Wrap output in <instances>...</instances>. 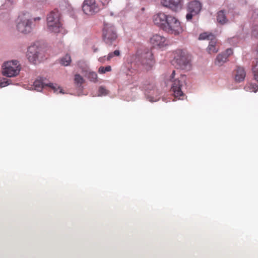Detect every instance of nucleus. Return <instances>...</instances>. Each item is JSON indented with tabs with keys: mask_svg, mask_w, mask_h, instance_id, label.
I'll return each instance as SVG.
<instances>
[{
	"mask_svg": "<svg viewBox=\"0 0 258 258\" xmlns=\"http://www.w3.org/2000/svg\"><path fill=\"white\" fill-rule=\"evenodd\" d=\"M155 25L169 34L178 35L183 31L181 23L175 16L159 12L153 17Z\"/></svg>",
	"mask_w": 258,
	"mask_h": 258,
	"instance_id": "nucleus-1",
	"label": "nucleus"
},
{
	"mask_svg": "<svg viewBox=\"0 0 258 258\" xmlns=\"http://www.w3.org/2000/svg\"><path fill=\"white\" fill-rule=\"evenodd\" d=\"M185 75H180L179 76L176 77L175 71H172L170 76V80L172 82L171 91L173 92V94L175 98L180 99L181 97H183L184 94L183 92V88L185 86Z\"/></svg>",
	"mask_w": 258,
	"mask_h": 258,
	"instance_id": "nucleus-2",
	"label": "nucleus"
},
{
	"mask_svg": "<svg viewBox=\"0 0 258 258\" xmlns=\"http://www.w3.org/2000/svg\"><path fill=\"white\" fill-rule=\"evenodd\" d=\"M172 63L178 68L189 70L191 67L190 60L186 53L182 50H177L173 53Z\"/></svg>",
	"mask_w": 258,
	"mask_h": 258,
	"instance_id": "nucleus-3",
	"label": "nucleus"
},
{
	"mask_svg": "<svg viewBox=\"0 0 258 258\" xmlns=\"http://www.w3.org/2000/svg\"><path fill=\"white\" fill-rule=\"evenodd\" d=\"M47 25L49 31L58 33L62 24L60 20V14L57 11L51 12L47 17Z\"/></svg>",
	"mask_w": 258,
	"mask_h": 258,
	"instance_id": "nucleus-4",
	"label": "nucleus"
},
{
	"mask_svg": "<svg viewBox=\"0 0 258 258\" xmlns=\"http://www.w3.org/2000/svg\"><path fill=\"white\" fill-rule=\"evenodd\" d=\"M2 74L8 77H14L17 76L21 70V66L19 61L10 60L4 63Z\"/></svg>",
	"mask_w": 258,
	"mask_h": 258,
	"instance_id": "nucleus-5",
	"label": "nucleus"
},
{
	"mask_svg": "<svg viewBox=\"0 0 258 258\" xmlns=\"http://www.w3.org/2000/svg\"><path fill=\"white\" fill-rule=\"evenodd\" d=\"M102 37L103 41L106 45L108 46L114 45L117 38L114 27L110 24H105L103 29Z\"/></svg>",
	"mask_w": 258,
	"mask_h": 258,
	"instance_id": "nucleus-6",
	"label": "nucleus"
},
{
	"mask_svg": "<svg viewBox=\"0 0 258 258\" xmlns=\"http://www.w3.org/2000/svg\"><path fill=\"white\" fill-rule=\"evenodd\" d=\"M202 5L198 1L194 0L189 2L187 5V12L186 19L187 21H190L192 17L199 14L202 10Z\"/></svg>",
	"mask_w": 258,
	"mask_h": 258,
	"instance_id": "nucleus-7",
	"label": "nucleus"
},
{
	"mask_svg": "<svg viewBox=\"0 0 258 258\" xmlns=\"http://www.w3.org/2000/svg\"><path fill=\"white\" fill-rule=\"evenodd\" d=\"M99 5L95 0H84L82 4V10L87 15L92 16L99 12Z\"/></svg>",
	"mask_w": 258,
	"mask_h": 258,
	"instance_id": "nucleus-8",
	"label": "nucleus"
},
{
	"mask_svg": "<svg viewBox=\"0 0 258 258\" xmlns=\"http://www.w3.org/2000/svg\"><path fill=\"white\" fill-rule=\"evenodd\" d=\"M41 50L36 44H33L29 47L27 56L29 61L34 64L39 62L42 58H39L41 53Z\"/></svg>",
	"mask_w": 258,
	"mask_h": 258,
	"instance_id": "nucleus-9",
	"label": "nucleus"
},
{
	"mask_svg": "<svg viewBox=\"0 0 258 258\" xmlns=\"http://www.w3.org/2000/svg\"><path fill=\"white\" fill-rule=\"evenodd\" d=\"M32 21L24 16L19 17V22L17 25V30L21 33L27 34L32 31Z\"/></svg>",
	"mask_w": 258,
	"mask_h": 258,
	"instance_id": "nucleus-10",
	"label": "nucleus"
},
{
	"mask_svg": "<svg viewBox=\"0 0 258 258\" xmlns=\"http://www.w3.org/2000/svg\"><path fill=\"white\" fill-rule=\"evenodd\" d=\"M137 58L138 59V61H139L147 70L151 69L155 63L153 53L150 51L142 53L140 58Z\"/></svg>",
	"mask_w": 258,
	"mask_h": 258,
	"instance_id": "nucleus-11",
	"label": "nucleus"
},
{
	"mask_svg": "<svg viewBox=\"0 0 258 258\" xmlns=\"http://www.w3.org/2000/svg\"><path fill=\"white\" fill-rule=\"evenodd\" d=\"M252 73L253 78L257 84L252 82L247 83L244 87V89L246 91L256 92L258 91V59L252 68Z\"/></svg>",
	"mask_w": 258,
	"mask_h": 258,
	"instance_id": "nucleus-12",
	"label": "nucleus"
},
{
	"mask_svg": "<svg viewBox=\"0 0 258 258\" xmlns=\"http://www.w3.org/2000/svg\"><path fill=\"white\" fill-rule=\"evenodd\" d=\"M162 5L174 12H177L181 9L183 5V0H161Z\"/></svg>",
	"mask_w": 258,
	"mask_h": 258,
	"instance_id": "nucleus-13",
	"label": "nucleus"
},
{
	"mask_svg": "<svg viewBox=\"0 0 258 258\" xmlns=\"http://www.w3.org/2000/svg\"><path fill=\"white\" fill-rule=\"evenodd\" d=\"M150 42L153 47L162 48L168 45V40L164 36L155 34L150 38Z\"/></svg>",
	"mask_w": 258,
	"mask_h": 258,
	"instance_id": "nucleus-14",
	"label": "nucleus"
},
{
	"mask_svg": "<svg viewBox=\"0 0 258 258\" xmlns=\"http://www.w3.org/2000/svg\"><path fill=\"white\" fill-rule=\"evenodd\" d=\"M34 89L37 91H41L45 86H48L53 90L54 92H57V90L59 89V87L56 84L52 83L49 84H44L41 79H37L33 84Z\"/></svg>",
	"mask_w": 258,
	"mask_h": 258,
	"instance_id": "nucleus-15",
	"label": "nucleus"
},
{
	"mask_svg": "<svg viewBox=\"0 0 258 258\" xmlns=\"http://www.w3.org/2000/svg\"><path fill=\"white\" fill-rule=\"evenodd\" d=\"M233 76L235 82L240 83L244 81L246 76V72L243 68L237 66L233 72Z\"/></svg>",
	"mask_w": 258,
	"mask_h": 258,
	"instance_id": "nucleus-16",
	"label": "nucleus"
},
{
	"mask_svg": "<svg viewBox=\"0 0 258 258\" xmlns=\"http://www.w3.org/2000/svg\"><path fill=\"white\" fill-rule=\"evenodd\" d=\"M217 39L215 37L210 40L207 51L210 54L216 53L218 51V47L217 45Z\"/></svg>",
	"mask_w": 258,
	"mask_h": 258,
	"instance_id": "nucleus-17",
	"label": "nucleus"
},
{
	"mask_svg": "<svg viewBox=\"0 0 258 258\" xmlns=\"http://www.w3.org/2000/svg\"><path fill=\"white\" fill-rule=\"evenodd\" d=\"M228 60L227 56L224 55L222 53L219 54L215 60V64L218 66H222Z\"/></svg>",
	"mask_w": 258,
	"mask_h": 258,
	"instance_id": "nucleus-18",
	"label": "nucleus"
},
{
	"mask_svg": "<svg viewBox=\"0 0 258 258\" xmlns=\"http://www.w3.org/2000/svg\"><path fill=\"white\" fill-rule=\"evenodd\" d=\"M217 20L221 25L225 24L228 22L224 11H220L217 13Z\"/></svg>",
	"mask_w": 258,
	"mask_h": 258,
	"instance_id": "nucleus-19",
	"label": "nucleus"
},
{
	"mask_svg": "<svg viewBox=\"0 0 258 258\" xmlns=\"http://www.w3.org/2000/svg\"><path fill=\"white\" fill-rule=\"evenodd\" d=\"M215 37L214 35L212 34L211 33H208L207 32H205L201 34L199 36V39L200 40H212V39L214 38Z\"/></svg>",
	"mask_w": 258,
	"mask_h": 258,
	"instance_id": "nucleus-20",
	"label": "nucleus"
},
{
	"mask_svg": "<svg viewBox=\"0 0 258 258\" xmlns=\"http://www.w3.org/2000/svg\"><path fill=\"white\" fill-rule=\"evenodd\" d=\"M71 60H72L70 55L69 54H66L61 59L60 62L62 65L64 66H68L71 63Z\"/></svg>",
	"mask_w": 258,
	"mask_h": 258,
	"instance_id": "nucleus-21",
	"label": "nucleus"
},
{
	"mask_svg": "<svg viewBox=\"0 0 258 258\" xmlns=\"http://www.w3.org/2000/svg\"><path fill=\"white\" fill-rule=\"evenodd\" d=\"M97 75L95 72H90L88 74V79L90 81L96 82L97 81Z\"/></svg>",
	"mask_w": 258,
	"mask_h": 258,
	"instance_id": "nucleus-22",
	"label": "nucleus"
},
{
	"mask_svg": "<svg viewBox=\"0 0 258 258\" xmlns=\"http://www.w3.org/2000/svg\"><path fill=\"white\" fill-rule=\"evenodd\" d=\"M75 82L76 83H77L78 84L81 85L84 83V80L82 76H81L80 75L76 74L75 76Z\"/></svg>",
	"mask_w": 258,
	"mask_h": 258,
	"instance_id": "nucleus-23",
	"label": "nucleus"
},
{
	"mask_svg": "<svg viewBox=\"0 0 258 258\" xmlns=\"http://www.w3.org/2000/svg\"><path fill=\"white\" fill-rule=\"evenodd\" d=\"M111 70V67L109 66L105 67H101L99 68L98 72L100 74H104L107 72H110Z\"/></svg>",
	"mask_w": 258,
	"mask_h": 258,
	"instance_id": "nucleus-24",
	"label": "nucleus"
},
{
	"mask_svg": "<svg viewBox=\"0 0 258 258\" xmlns=\"http://www.w3.org/2000/svg\"><path fill=\"white\" fill-rule=\"evenodd\" d=\"M120 55V52L118 50H115L113 52H110L108 54L107 59V60H109L111 58H112L114 56H119Z\"/></svg>",
	"mask_w": 258,
	"mask_h": 258,
	"instance_id": "nucleus-25",
	"label": "nucleus"
},
{
	"mask_svg": "<svg viewBox=\"0 0 258 258\" xmlns=\"http://www.w3.org/2000/svg\"><path fill=\"white\" fill-rule=\"evenodd\" d=\"M108 94V91L103 87H100L98 91V95H106Z\"/></svg>",
	"mask_w": 258,
	"mask_h": 258,
	"instance_id": "nucleus-26",
	"label": "nucleus"
},
{
	"mask_svg": "<svg viewBox=\"0 0 258 258\" xmlns=\"http://www.w3.org/2000/svg\"><path fill=\"white\" fill-rule=\"evenodd\" d=\"M10 80L8 79H4L3 80L1 81L0 83V87H5L8 85L10 84Z\"/></svg>",
	"mask_w": 258,
	"mask_h": 258,
	"instance_id": "nucleus-27",
	"label": "nucleus"
},
{
	"mask_svg": "<svg viewBox=\"0 0 258 258\" xmlns=\"http://www.w3.org/2000/svg\"><path fill=\"white\" fill-rule=\"evenodd\" d=\"M224 55L227 56V58L229 56L231 55L233 53V50L231 48H228L226 49L225 52L222 53Z\"/></svg>",
	"mask_w": 258,
	"mask_h": 258,
	"instance_id": "nucleus-28",
	"label": "nucleus"
},
{
	"mask_svg": "<svg viewBox=\"0 0 258 258\" xmlns=\"http://www.w3.org/2000/svg\"><path fill=\"white\" fill-rule=\"evenodd\" d=\"M41 19L40 17H38L34 18L33 19V21L35 22H39L41 20Z\"/></svg>",
	"mask_w": 258,
	"mask_h": 258,
	"instance_id": "nucleus-29",
	"label": "nucleus"
},
{
	"mask_svg": "<svg viewBox=\"0 0 258 258\" xmlns=\"http://www.w3.org/2000/svg\"><path fill=\"white\" fill-rule=\"evenodd\" d=\"M105 56H104V57H100L99 59H98V60L102 62V63H104V61H105Z\"/></svg>",
	"mask_w": 258,
	"mask_h": 258,
	"instance_id": "nucleus-30",
	"label": "nucleus"
},
{
	"mask_svg": "<svg viewBox=\"0 0 258 258\" xmlns=\"http://www.w3.org/2000/svg\"><path fill=\"white\" fill-rule=\"evenodd\" d=\"M97 51H98V49H97V48H94V52H97Z\"/></svg>",
	"mask_w": 258,
	"mask_h": 258,
	"instance_id": "nucleus-31",
	"label": "nucleus"
},
{
	"mask_svg": "<svg viewBox=\"0 0 258 258\" xmlns=\"http://www.w3.org/2000/svg\"><path fill=\"white\" fill-rule=\"evenodd\" d=\"M256 51H257V52L258 53V45H257L256 46Z\"/></svg>",
	"mask_w": 258,
	"mask_h": 258,
	"instance_id": "nucleus-32",
	"label": "nucleus"
},
{
	"mask_svg": "<svg viewBox=\"0 0 258 258\" xmlns=\"http://www.w3.org/2000/svg\"><path fill=\"white\" fill-rule=\"evenodd\" d=\"M59 93H63L62 92V90L61 89H60V90H59Z\"/></svg>",
	"mask_w": 258,
	"mask_h": 258,
	"instance_id": "nucleus-33",
	"label": "nucleus"
}]
</instances>
